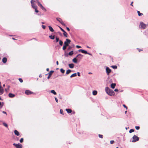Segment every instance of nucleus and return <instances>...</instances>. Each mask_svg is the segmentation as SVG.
<instances>
[{
  "mask_svg": "<svg viewBox=\"0 0 148 148\" xmlns=\"http://www.w3.org/2000/svg\"><path fill=\"white\" fill-rule=\"evenodd\" d=\"M34 2L37 3L38 6H39L42 10L44 11L45 12L47 10L42 5L38 0H31V6L32 8L35 10V12L36 13H38L39 11L37 10V6L34 4Z\"/></svg>",
  "mask_w": 148,
  "mask_h": 148,
  "instance_id": "1",
  "label": "nucleus"
},
{
  "mask_svg": "<svg viewBox=\"0 0 148 148\" xmlns=\"http://www.w3.org/2000/svg\"><path fill=\"white\" fill-rule=\"evenodd\" d=\"M105 90L106 92L110 95L112 96L114 94V92L108 87L106 88Z\"/></svg>",
  "mask_w": 148,
  "mask_h": 148,
  "instance_id": "2",
  "label": "nucleus"
},
{
  "mask_svg": "<svg viewBox=\"0 0 148 148\" xmlns=\"http://www.w3.org/2000/svg\"><path fill=\"white\" fill-rule=\"evenodd\" d=\"M56 19L57 21H58L64 27H66V25L64 23L62 20L60 18H57Z\"/></svg>",
  "mask_w": 148,
  "mask_h": 148,
  "instance_id": "3",
  "label": "nucleus"
},
{
  "mask_svg": "<svg viewBox=\"0 0 148 148\" xmlns=\"http://www.w3.org/2000/svg\"><path fill=\"white\" fill-rule=\"evenodd\" d=\"M71 41L70 40L68 39H66V41L64 42V45L67 47L69 46V45Z\"/></svg>",
  "mask_w": 148,
  "mask_h": 148,
  "instance_id": "4",
  "label": "nucleus"
},
{
  "mask_svg": "<svg viewBox=\"0 0 148 148\" xmlns=\"http://www.w3.org/2000/svg\"><path fill=\"white\" fill-rule=\"evenodd\" d=\"M133 140L132 141V142H135L137 141H138L139 140V138L138 136H136L134 135L133 137Z\"/></svg>",
  "mask_w": 148,
  "mask_h": 148,
  "instance_id": "5",
  "label": "nucleus"
},
{
  "mask_svg": "<svg viewBox=\"0 0 148 148\" xmlns=\"http://www.w3.org/2000/svg\"><path fill=\"white\" fill-rule=\"evenodd\" d=\"M13 145H14L16 148H22L23 147L22 145L20 143H14L13 144Z\"/></svg>",
  "mask_w": 148,
  "mask_h": 148,
  "instance_id": "6",
  "label": "nucleus"
},
{
  "mask_svg": "<svg viewBox=\"0 0 148 148\" xmlns=\"http://www.w3.org/2000/svg\"><path fill=\"white\" fill-rule=\"evenodd\" d=\"M140 27L141 29H144L146 27V25L143 22H141L140 23Z\"/></svg>",
  "mask_w": 148,
  "mask_h": 148,
  "instance_id": "7",
  "label": "nucleus"
},
{
  "mask_svg": "<svg viewBox=\"0 0 148 148\" xmlns=\"http://www.w3.org/2000/svg\"><path fill=\"white\" fill-rule=\"evenodd\" d=\"M106 73L108 75H109L111 72V70L108 67L106 68Z\"/></svg>",
  "mask_w": 148,
  "mask_h": 148,
  "instance_id": "8",
  "label": "nucleus"
},
{
  "mask_svg": "<svg viewBox=\"0 0 148 148\" xmlns=\"http://www.w3.org/2000/svg\"><path fill=\"white\" fill-rule=\"evenodd\" d=\"M25 93L27 95H29L33 93V92H31L29 90H26L25 92Z\"/></svg>",
  "mask_w": 148,
  "mask_h": 148,
  "instance_id": "9",
  "label": "nucleus"
},
{
  "mask_svg": "<svg viewBox=\"0 0 148 148\" xmlns=\"http://www.w3.org/2000/svg\"><path fill=\"white\" fill-rule=\"evenodd\" d=\"M54 72V71H51L49 73V75L47 77V79H49L51 77L52 73Z\"/></svg>",
  "mask_w": 148,
  "mask_h": 148,
  "instance_id": "10",
  "label": "nucleus"
},
{
  "mask_svg": "<svg viewBox=\"0 0 148 148\" xmlns=\"http://www.w3.org/2000/svg\"><path fill=\"white\" fill-rule=\"evenodd\" d=\"M82 57L83 55L80 54H79L77 56L76 58L77 59L80 60L82 58Z\"/></svg>",
  "mask_w": 148,
  "mask_h": 148,
  "instance_id": "11",
  "label": "nucleus"
},
{
  "mask_svg": "<svg viewBox=\"0 0 148 148\" xmlns=\"http://www.w3.org/2000/svg\"><path fill=\"white\" fill-rule=\"evenodd\" d=\"M78 51L79 52H81L82 53H85V54H87L88 53L86 51L83 50L82 49H79V50Z\"/></svg>",
  "mask_w": 148,
  "mask_h": 148,
  "instance_id": "12",
  "label": "nucleus"
},
{
  "mask_svg": "<svg viewBox=\"0 0 148 148\" xmlns=\"http://www.w3.org/2000/svg\"><path fill=\"white\" fill-rule=\"evenodd\" d=\"M3 88L1 87V85H0V95L3 94Z\"/></svg>",
  "mask_w": 148,
  "mask_h": 148,
  "instance_id": "13",
  "label": "nucleus"
},
{
  "mask_svg": "<svg viewBox=\"0 0 148 148\" xmlns=\"http://www.w3.org/2000/svg\"><path fill=\"white\" fill-rule=\"evenodd\" d=\"M2 61L4 63H5L7 61V58L5 57L3 58L2 59Z\"/></svg>",
  "mask_w": 148,
  "mask_h": 148,
  "instance_id": "14",
  "label": "nucleus"
},
{
  "mask_svg": "<svg viewBox=\"0 0 148 148\" xmlns=\"http://www.w3.org/2000/svg\"><path fill=\"white\" fill-rule=\"evenodd\" d=\"M116 85V84L112 83L111 84V87L112 89H114L115 88Z\"/></svg>",
  "mask_w": 148,
  "mask_h": 148,
  "instance_id": "15",
  "label": "nucleus"
},
{
  "mask_svg": "<svg viewBox=\"0 0 148 148\" xmlns=\"http://www.w3.org/2000/svg\"><path fill=\"white\" fill-rule=\"evenodd\" d=\"M74 64H69V66L70 68H73L74 67Z\"/></svg>",
  "mask_w": 148,
  "mask_h": 148,
  "instance_id": "16",
  "label": "nucleus"
},
{
  "mask_svg": "<svg viewBox=\"0 0 148 148\" xmlns=\"http://www.w3.org/2000/svg\"><path fill=\"white\" fill-rule=\"evenodd\" d=\"M63 32V34L64 35V36L65 37H68V34L65 31H64Z\"/></svg>",
  "mask_w": 148,
  "mask_h": 148,
  "instance_id": "17",
  "label": "nucleus"
},
{
  "mask_svg": "<svg viewBox=\"0 0 148 148\" xmlns=\"http://www.w3.org/2000/svg\"><path fill=\"white\" fill-rule=\"evenodd\" d=\"M66 110L67 111V112L68 113H70L72 112V110L69 109H66Z\"/></svg>",
  "mask_w": 148,
  "mask_h": 148,
  "instance_id": "18",
  "label": "nucleus"
},
{
  "mask_svg": "<svg viewBox=\"0 0 148 148\" xmlns=\"http://www.w3.org/2000/svg\"><path fill=\"white\" fill-rule=\"evenodd\" d=\"M14 133L17 136H18L19 135V132L16 130H14Z\"/></svg>",
  "mask_w": 148,
  "mask_h": 148,
  "instance_id": "19",
  "label": "nucleus"
},
{
  "mask_svg": "<svg viewBox=\"0 0 148 148\" xmlns=\"http://www.w3.org/2000/svg\"><path fill=\"white\" fill-rule=\"evenodd\" d=\"M8 96L10 97H13L15 96V95L14 94L10 93L8 95Z\"/></svg>",
  "mask_w": 148,
  "mask_h": 148,
  "instance_id": "20",
  "label": "nucleus"
},
{
  "mask_svg": "<svg viewBox=\"0 0 148 148\" xmlns=\"http://www.w3.org/2000/svg\"><path fill=\"white\" fill-rule=\"evenodd\" d=\"M49 28L50 31H51V32H53L54 31L53 29V28L51 26H49Z\"/></svg>",
  "mask_w": 148,
  "mask_h": 148,
  "instance_id": "21",
  "label": "nucleus"
},
{
  "mask_svg": "<svg viewBox=\"0 0 148 148\" xmlns=\"http://www.w3.org/2000/svg\"><path fill=\"white\" fill-rule=\"evenodd\" d=\"M71 72V71L70 69L66 71V74L67 75L69 74Z\"/></svg>",
  "mask_w": 148,
  "mask_h": 148,
  "instance_id": "22",
  "label": "nucleus"
},
{
  "mask_svg": "<svg viewBox=\"0 0 148 148\" xmlns=\"http://www.w3.org/2000/svg\"><path fill=\"white\" fill-rule=\"evenodd\" d=\"M97 94V91L96 90H94L92 92V94L93 95H96Z\"/></svg>",
  "mask_w": 148,
  "mask_h": 148,
  "instance_id": "23",
  "label": "nucleus"
},
{
  "mask_svg": "<svg viewBox=\"0 0 148 148\" xmlns=\"http://www.w3.org/2000/svg\"><path fill=\"white\" fill-rule=\"evenodd\" d=\"M73 62L75 63H77V59H76V58H73Z\"/></svg>",
  "mask_w": 148,
  "mask_h": 148,
  "instance_id": "24",
  "label": "nucleus"
},
{
  "mask_svg": "<svg viewBox=\"0 0 148 148\" xmlns=\"http://www.w3.org/2000/svg\"><path fill=\"white\" fill-rule=\"evenodd\" d=\"M77 76L76 73H75L72 74L71 76L70 77L72 78L74 77H75Z\"/></svg>",
  "mask_w": 148,
  "mask_h": 148,
  "instance_id": "25",
  "label": "nucleus"
},
{
  "mask_svg": "<svg viewBox=\"0 0 148 148\" xmlns=\"http://www.w3.org/2000/svg\"><path fill=\"white\" fill-rule=\"evenodd\" d=\"M137 13H138V15L139 16H142V15H143V14L140 13V12L139 11H137Z\"/></svg>",
  "mask_w": 148,
  "mask_h": 148,
  "instance_id": "26",
  "label": "nucleus"
},
{
  "mask_svg": "<svg viewBox=\"0 0 148 148\" xmlns=\"http://www.w3.org/2000/svg\"><path fill=\"white\" fill-rule=\"evenodd\" d=\"M49 37L51 39L53 40L55 38V36H54L51 35V36H49Z\"/></svg>",
  "mask_w": 148,
  "mask_h": 148,
  "instance_id": "27",
  "label": "nucleus"
},
{
  "mask_svg": "<svg viewBox=\"0 0 148 148\" xmlns=\"http://www.w3.org/2000/svg\"><path fill=\"white\" fill-rule=\"evenodd\" d=\"M73 54V51H71L69 53V56H72Z\"/></svg>",
  "mask_w": 148,
  "mask_h": 148,
  "instance_id": "28",
  "label": "nucleus"
},
{
  "mask_svg": "<svg viewBox=\"0 0 148 148\" xmlns=\"http://www.w3.org/2000/svg\"><path fill=\"white\" fill-rule=\"evenodd\" d=\"M60 71L63 74L65 72V70L62 68L60 69Z\"/></svg>",
  "mask_w": 148,
  "mask_h": 148,
  "instance_id": "29",
  "label": "nucleus"
},
{
  "mask_svg": "<svg viewBox=\"0 0 148 148\" xmlns=\"http://www.w3.org/2000/svg\"><path fill=\"white\" fill-rule=\"evenodd\" d=\"M51 92L54 95H56V92L54 90H52L51 91Z\"/></svg>",
  "mask_w": 148,
  "mask_h": 148,
  "instance_id": "30",
  "label": "nucleus"
},
{
  "mask_svg": "<svg viewBox=\"0 0 148 148\" xmlns=\"http://www.w3.org/2000/svg\"><path fill=\"white\" fill-rule=\"evenodd\" d=\"M3 125L6 127H8V125L7 123H5V122H3Z\"/></svg>",
  "mask_w": 148,
  "mask_h": 148,
  "instance_id": "31",
  "label": "nucleus"
},
{
  "mask_svg": "<svg viewBox=\"0 0 148 148\" xmlns=\"http://www.w3.org/2000/svg\"><path fill=\"white\" fill-rule=\"evenodd\" d=\"M3 105V102H0V109L1 108Z\"/></svg>",
  "mask_w": 148,
  "mask_h": 148,
  "instance_id": "32",
  "label": "nucleus"
},
{
  "mask_svg": "<svg viewBox=\"0 0 148 148\" xmlns=\"http://www.w3.org/2000/svg\"><path fill=\"white\" fill-rule=\"evenodd\" d=\"M67 47V46H65V45H64L62 47L63 50H65L66 49Z\"/></svg>",
  "mask_w": 148,
  "mask_h": 148,
  "instance_id": "33",
  "label": "nucleus"
},
{
  "mask_svg": "<svg viewBox=\"0 0 148 148\" xmlns=\"http://www.w3.org/2000/svg\"><path fill=\"white\" fill-rule=\"evenodd\" d=\"M63 42L62 40H59V44L60 45V46H62L63 45Z\"/></svg>",
  "mask_w": 148,
  "mask_h": 148,
  "instance_id": "34",
  "label": "nucleus"
},
{
  "mask_svg": "<svg viewBox=\"0 0 148 148\" xmlns=\"http://www.w3.org/2000/svg\"><path fill=\"white\" fill-rule=\"evenodd\" d=\"M111 67L114 69H116L117 68V66L116 65L112 66Z\"/></svg>",
  "mask_w": 148,
  "mask_h": 148,
  "instance_id": "35",
  "label": "nucleus"
},
{
  "mask_svg": "<svg viewBox=\"0 0 148 148\" xmlns=\"http://www.w3.org/2000/svg\"><path fill=\"white\" fill-rule=\"evenodd\" d=\"M23 138H21L20 140V142L21 143H22L23 142Z\"/></svg>",
  "mask_w": 148,
  "mask_h": 148,
  "instance_id": "36",
  "label": "nucleus"
},
{
  "mask_svg": "<svg viewBox=\"0 0 148 148\" xmlns=\"http://www.w3.org/2000/svg\"><path fill=\"white\" fill-rule=\"evenodd\" d=\"M134 131V130L133 129H131L129 131V132L130 133H131Z\"/></svg>",
  "mask_w": 148,
  "mask_h": 148,
  "instance_id": "37",
  "label": "nucleus"
},
{
  "mask_svg": "<svg viewBox=\"0 0 148 148\" xmlns=\"http://www.w3.org/2000/svg\"><path fill=\"white\" fill-rule=\"evenodd\" d=\"M56 42H58L59 40V38L58 37H56Z\"/></svg>",
  "mask_w": 148,
  "mask_h": 148,
  "instance_id": "38",
  "label": "nucleus"
},
{
  "mask_svg": "<svg viewBox=\"0 0 148 148\" xmlns=\"http://www.w3.org/2000/svg\"><path fill=\"white\" fill-rule=\"evenodd\" d=\"M60 113L61 114H63V111L62 110V109H60Z\"/></svg>",
  "mask_w": 148,
  "mask_h": 148,
  "instance_id": "39",
  "label": "nucleus"
},
{
  "mask_svg": "<svg viewBox=\"0 0 148 148\" xmlns=\"http://www.w3.org/2000/svg\"><path fill=\"white\" fill-rule=\"evenodd\" d=\"M20 82L21 83H22L23 82V79L21 78H19L18 79Z\"/></svg>",
  "mask_w": 148,
  "mask_h": 148,
  "instance_id": "40",
  "label": "nucleus"
},
{
  "mask_svg": "<svg viewBox=\"0 0 148 148\" xmlns=\"http://www.w3.org/2000/svg\"><path fill=\"white\" fill-rule=\"evenodd\" d=\"M99 138H103V135L101 134H99Z\"/></svg>",
  "mask_w": 148,
  "mask_h": 148,
  "instance_id": "41",
  "label": "nucleus"
},
{
  "mask_svg": "<svg viewBox=\"0 0 148 148\" xmlns=\"http://www.w3.org/2000/svg\"><path fill=\"white\" fill-rule=\"evenodd\" d=\"M137 49L139 52H140V51H143L142 49L137 48Z\"/></svg>",
  "mask_w": 148,
  "mask_h": 148,
  "instance_id": "42",
  "label": "nucleus"
},
{
  "mask_svg": "<svg viewBox=\"0 0 148 148\" xmlns=\"http://www.w3.org/2000/svg\"><path fill=\"white\" fill-rule=\"evenodd\" d=\"M135 128L136 130H138L140 129V127L139 126H136Z\"/></svg>",
  "mask_w": 148,
  "mask_h": 148,
  "instance_id": "43",
  "label": "nucleus"
},
{
  "mask_svg": "<svg viewBox=\"0 0 148 148\" xmlns=\"http://www.w3.org/2000/svg\"><path fill=\"white\" fill-rule=\"evenodd\" d=\"M42 27L44 29H45V28L46 26L44 25H42Z\"/></svg>",
  "mask_w": 148,
  "mask_h": 148,
  "instance_id": "44",
  "label": "nucleus"
},
{
  "mask_svg": "<svg viewBox=\"0 0 148 148\" xmlns=\"http://www.w3.org/2000/svg\"><path fill=\"white\" fill-rule=\"evenodd\" d=\"M114 142V140H111V141H110V144H113Z\"/></svg>",
  "mask_w": 148,
  "mask_h": 148,
  "instance_id": "45",
  "label": "nucleus"
},
{
  "mask_svg": "<svg viewBox=\"0 0 148 148\" xmlns=\"http://www.w3.org/2000/svg\"><path fill=\"white\" fill-rule=\"evenodd\" d=\"M60 28V29H61V30L62 31V32H64V31L62 28L61 27H60V26H59Z\"/></svg>",
  "mask_w": 148,
  "mask_h": 148,
  "instance_id": "46",
  "label": "nucleus"
},
{
  "mask_svg": "<svg viewBox=\"0 0 148 148\" xmlns=\"http://www.w3.org/2000/svg\"><path fill=\"white\" fill-rule=\"evenodd\" d=\"M65 27H66V29L68 31H70V29L68 27H67L66 26Z\"/></svg>",
  "mask_w": 148,
  "mask_h": 148,
  "instance_id": "47",
  "label": "nucleus"
},
{
  "mask_svg": "<svg viewBox=\"0 0 148 148\" xmlns=\"http://www.w3.org/2000/svg\"><path fill=\"white\" fill-rule=\"evenodd\" d=\"M76 47L77 48H80L81 47L79 46H78V45H77L76 46Z\"/></svg>",
  "mask_w": 148,
  "mask_h": 148,
  "instance_id": "48",
  "label": "nucleus"
},
{
  "mask_svg": "<svg viewBox=\"0 0 148 148\" xmlns=\"http://www.w3.org/2000/svg\"><path fill=\"white\" fill-rule=\"evenodd\" d=\"M123 106L125 108H126V109L127 110V107L125 106V105L124 104H123Z\"/></svg>",
  "mask_w": 148,
  "mask_h": 148,
  "instance_id": "49",
  "label": "nucleus"
},
{
  "mask_svg": "<svg viewBox=\"0 0 148 148\" xmlns=\"http://www.w3.org/2000/svg\"><path fill=\"white\" fill-rule=\"evenodd\" d=\"M71 47L70 46H69V47L68 48V50H69L71 49Z\"/></svg>",
  "mask_w": 148,
  "mask_h": 148,
  "instance_id": "50",
  "label": "nucleus"
},
{
  "mask_svg": "<svg viewBox=\"0 0 148 148\" xmlns=\"http://www.w3.org/2000/svg\"><path fill=\"white\" fill-rule=\"evenodd\" d=\"M77 75L78 76H80V73L79 72H77Z\"/></svg>",
  "mask_w": 148,
  "mask_h": 148,
  "instance_id": "51",
  "label": "nucleus"
},
{
  "mask_svg": "<svg viewBox=\"0 0 148 148\" xmlns=\"http://www.w3.org/2000/svg\"><path fill=\"white\" fill-rule=\"evenodd\" d=\"M114 91H115V92H117L118 91V89H115V90H114Z\"/></svg>",
  "mask_w": 148,
  "mask_h": 148,
  "instance_id": "52",
  "label": "nucleus"
},
{
  "mask_svg": "<svg viewBox=\"0 0 148 148\" xmlns=\"http://www.w3.org/2000/svg\"><path fill=\"white\" fill-rule=\"evenodd\" d=\"M55 100L56 102H58V99L56 98H55Z\"/></svg>",
  "mask_w": 148,
  "mask_h": 148,
  "instance_id": "53",
  "label": "nucleus"
},
{
  "mask_svg": "<svg viewBox=\"0 0 148 148\" xmlns=\"http://www.w3.org/2000/svg\"><path fill=\"white\" fill-rule=\"evenodd\" d=\"M3 113L4 114H6V112H5V111H3Z\"/></svg>",
  "mask_w": 148,
  "mask_h": 148,
  "instance_id": "54",
  "label": "nucleus"
},
{
  "mask_svg": "<svg viewBox=\"0 0 148 148\" xmlns=\"http://www.w3.org/2000/svg\"><path fill=\"white\" fill-rule=\"evenodd\" d=\"M56 64H57V65H58L59 64H58V61H57L56 62Z\"/></svg>",
  "mask_w": 148,
  "mask_h": 148,
  "instance_id": "55",
  "label": "nucleus"
},
{
  "mask_svg": "<svg viewBox=\"0 0 148 148\" xmlns=\"http://www.w3.org/2000/svg\"><path fill=\"white\" fill-rule=\"evenodd\" d=\"M133 3V2H132L131 3V4H130V5H131L132 6H133V5H132Z\"/></svg>",
  "mask_w": 148,
  "mask_h": 148,
  "instance_id": "56",
  "label": "nucleus"
},
{
  "mask_svg": "<svg viewBox=\"0 0 148 148\" xmlns=\"http://www.w3.org/2000/svg\"><path fill=\"white\" fill-rule=\"evenodd\" d=\"M49 68H47V69H46V70L47 71H49Z\"/></svg>",
  "mask_w": 148,
  "mask_h": 148,
  "instance_id": "57",
  "label": "nucleus"
},
{
  "mask_svg": "<svg viewBox=\"0 0 148 148\" xmlns=\"http://www.w3.org/2000/svg\"><path fill=\"white\" fill-rule=\"evenodd\" d=\"M87 54H88L90 55V56H91L92 55V54H91V53H87Z\"/></svg>",
  "mask_w": 148,
  "mask_h": 148,
  "instance_id": "58",
  "label": "nucleus"
},
{
  "mask_svg": "<svg viewBox=\"0 0 148 148\" xmlns=\"http://www.w3.org/2000/svg\"><path fill=\"white\" fill-rule=\"evenodd\" d=\"M87 47L88 48H90L88 46H87Z\"/></svg>",
  "mask_w": 148,
  "mask_h": 148,
  "instance_id": "59",
  "label": "nucleus"
},
{
  "mask_svg": "<svg viewBox=\"0 0 148 148\" xmlns=\"http://www.w3.org/2000/svg\"><path fill=\"white\" fill-rule=\"evenodd\" d=\"M88 74H92V73H90V72H89V73H88Z\"/></svg>",
  "mask_w": 148,
  "mask_h": 148,
  "instance_id": "60",
  "label": "nucleus"
},
{
  "mask_svg": "<svg viewBox=\"0 0 148 148\" xmlns=\"http://www.w3.org/2000/svg\"><path fill=\"white\" fill-rule=\"evenodd\" d=\"M127 112V111H126L125 112V114H126Z\"/></svg>",
  "mask_w": 148,
  "mask_h": 148,
  "instance_id": "61",
  "label": "nucleus"
},
{
  "mask_svg": "<svg viewBox=\"0 0 148 148\" xmlns=\"http://www.w3.org/2000/svg\"><path fill=\"white\" fill-rule=\"evenodd\" d=\"M3 86L4 87L5 86V85L4 84L3 85Z\"/></svg>",
  "mask_w": 148,
  "mask_h": 148,
  "instance_id": "62",
  "label": "nucleus"
},
{
  "mask_svg": "<svg viewBox=\"0 0 148 148\" xmlns=\"http://www.w3.org/2000/svg\"><path fill=\"white\" fill-rule=\"evenodd\" d=\"M42 24H44V23H43V22H42Z\"/></svg>",
  "mask_w": 148,
  "mask_h": 148,
  "instance_id": "63",
  "label": "nucleus"
},
{
  "mask_svg": "<svg viewBox=\"0 0 148 148\" xmlns=\"http://www.w3.org/2000/svg\"><path fill=\"white\" fill-rule=\"evenodd\" d=\"M125 129H126L127 130V127H126V128H125Z\"/></svg>",
  "mask_w": 148,
  "mask_h": 148,
  "instance_id": "64",
  "label": "nucleus"
}]
</instances>
